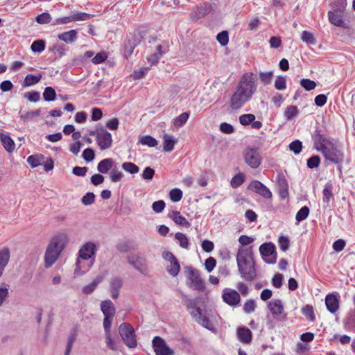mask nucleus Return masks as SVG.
<instances>
[{
    "mask_svg": "<svg viewBox=\"0 0 355 355\" xmlns=\"http://www.w3.org/2000/svg\"><path fill=\"white\" fill-rule=\"evenodd\" d=\"M256 80L252 73H246L241 78L234 93L230 98V107L233 110L241 108L249 101L257 90Z\"/></svg>",
    "mask_w": 355,
    "mask_h": 355,
    "instance_id": "1",
    "label": "nucleus"
},
{
    "mask_svg": "<svg viewBox=\"0 0 355 355\" xmlns=\"http://www.w3.org/2000/svg\"><path fill=\"white\" fill-rule=\"evenodd\" d=\"M236 262L238 270L243 279L249 282L256 279L257 272L252 246L239 248L236 254Z\"/></svg>",
    "mask_w": 355,
    "mask_h": 355,
    "instance_id": "2",
    "label": "nucleus"
},
{
    "mask_svg": "<svg viewBox=\"0 0 355 355\" xmlns=\"http://www.w3.org/2000/svg\"><path fill=\"white\" fill-rule=\"evenodd\" d=\"M64 236H55L51 239L44 254L45 268H50L55 263L64 248Z\"/></svg>",
    "mask_w": 355,
    "mask_h": 355,
    "instance_id": "3",
    "label": "nucleus"
},
{
    "mask_svg": "<svg viewBox=\"0 0 355 355\" xmlns=\"http://www.w3.org/2000/svg\"><path fill=\"white\" fill-rule=\"evenodd\" d=\"M326 161L332 164H343L345 159V153L343 146L337 142H333L327 147L318 149Z\"/></svg>",
    "mask_w": 355,
    "mask_h": 355,
    "instance_id": "4",
    "label": "nucleus"
},
{
    "mask_svg": "<svg viewBox=\"0 0 355 355\" xmlns=\"http://www.w3.org/2000/svg\"><path fill=\"white\" fill-rule=\"evenodd\" d=\"M90 136H95L96 142L101 150L109 149L112 146L111 133L101 124H97L95 130H90Z\"/></svg>",
    "mask_w": 355,
    "mask_h": 355,
    "instance_id": "5",
    "label": "nucleus"
},
{
    "mask_svg": "<svg viewBox=\"0 0 355 355\" xmlns=\"http://www.w3.org/2000/svg\"><path fill=\"white\" fill-rule=\"evenodd\" d=\"M89 242L85 243L80 249L78 257L76 262V268L74 270L73 277L78 278L88 271L89 264Z\"/></svg>",
    "mask_w": 355,
    "mask_h": 355,
    "instance_id": "6",
    "label": "nucleus"
},
{
    "mask_svg": "<svg viewBox=\"0 0 355 355\" xmlns=\"http://www.w3.org/2000/svg\"><path fill=\"white\" fill-rule=\"evenodd\" d=\"M184 270L187 273V286L193 290L203 291L205 288V283L201 278L199 270L192 266H186Z\"/></svg>",
    "mask_w": 355,
    "mask_h": 355,
    "instance_id": "7",
    "label": "nucleus"
},
{
    "mask_svg": "<svg viewBox=\"0 0 355 355\" xmlns=\"http://www.w3.org/2000/svg\"><path fill=\"white\" fill-rule=\"evenodd\" d=\"M119 333L127 347L135 348L137 346L135 329L131 324L122 323L119 327Z\"/></svg>",
    "mask_w": 355,
    "mask_h": 355,
    "instance_id": "8",
    "label": "nucleus"
},
{
    "mask_svg": "<svg viewBox=\"0 0 355 355\" xmlns=\"http://www.w3.org/2000/svg\"><path fill=\"white\" fill-rule=\"evenodd\" d=\"M312 139L313 141V148L317 151L318 149L327 147L334 141V139L331 138L324 130L319 128H316L312 134Z\"/></svg>",
    "mask_w": 355,
    "mask_h": 355,
    "instance_id": "9",
    "label": "nucleus"
},
{
    "mask_svg": "<svg viewBox=\"0 0 355 355\" xmlns=\"http://www.w3.org/2000/svg\"><path fill=\"white\" fill-rule=\"evenodd\" d=\"M261 256L268 264H275L277 261V254L275 245L271 243H264L259 247Z\"/></svg>",
    "mask_w": 355,
    "mask_h": 355,
    "instance_id": "10",
    "label": "nucleus"
},
{
    "mask_svg": "<svg viewBox=\"0 0 355 355\" xmlns=\"http://www.w3.org/2000/svg\"><path fill=\"white\" fill-rule=\"evenodd\" d=\"M245 162L252 168H257L261 162V156L257 148L248 147L243 152Z\"/></svg>",
    "mask_w": 355,
    "mask_h": 355,
    "instance_id": "11",
    "label": "nucleus"
},
{
    "mask_svg": "<svg viewBox=\"0 0 355 355\" xmlns=\"http://www.w3.org/2000/svg\"><path fill=\"white\" fill-rule=\"evenodd\" d=\"M101 309L105 316L103 327L111 328L112 322L116 312L114 304L110 300L103 301L101 304Z\"/></svg>",
    "mask_w": 355,
    "mask_h": 355,
    "instance_id": "12",
    "label": "nucleus"
},
{
    "mask_svg": "<svg viewBox=\"0 0 355 355\" xmlns=\"http://www.w3.org/2000/svg\"><path fill=\"white\" fill-rule=\"evenodd\" d=\"M127 261L135 270L144 275L147 274V260L145 257L139 254H132L127 257Z\"/></svg>",
    "mask_w": 355,
    "mask_h": 355,
    "instance_id": "13",
    "label": "nucleus"
},
{
    "mask_svg": "<svg viewBox=\"0 0 355 355\" xmlns=\"http://www.w3.org/2000/svg\"><path fill=\"white\" fill-rule=\"evenodd\" d=\"M152 345L156 355H173L174 351L166 343L165 340L159 337L155 336L152 341Z\"/></svg>",
    "mask_w": 355,
    "mask_h": 355,
    "instance_id": "14",
    "label": "nucleus"
},
{
    "mask_svg": "<svg viewBox=\"0 0 355 355\" xmlns=\"http://www.w3.org/2000/svg\"><path fill=\"white\" fill-rule=\"evenodd\" d=\"M347 12H337L335 11H329L328 19L329 22L336 26L349 28L348 24H347L344 20V17H347Z\"/></svg>",
    "mask_w": 355,
    "mask_h": 355,
    "instance_id": "15",
    "label": "nucleus"
},
{
    "mask_svg": "<svg viewBox=\"0 0 355 355\" xmlns=\"http://www.w3.org/2000/svg\"><path fill=\"white\" fill-rule=\"evenodd\" d=\"M222 297L226 304L232 306H236L241 302L239 293L234 289L225 288L223 291Z\"/></svg>",
    "mask_w": 355,
    "mask_h": 355,
    "instance_id": "16",
    "label": "nucleus"
},
{
    "mask_svg": "<svg viewBox=\"0 0 355 355\" xmlns=\"http://www.w3.org/2000/svg\"><path fill=\"white\" fill-rule=\"evenodd\" d=\"M248 189L256 192L265 198H271L272 192L263 183L258 180H253L248 186Z\"/></svg>",
    "mask_w": 355,
    "mask_h": 355,
    "instance_id": "17",
    "label": "nucleus"
},
{
    "mask_svg": "<svg viewBox=\"0 0 355 355\" xmlns=\"http://www.w3.org/2000/svg\"><path fill=\"white\" fill-rule=\"evenodd\" d=\"M87 19H89V14L85 12H79L69 16L57 18L53 23V25L66 24L72 21L87 20Z\"/></svg>",
    "mask_w": 355,
    "mask_h": 355,
    "instance_id": "18",
    "label": "nucleus"
},
{
    "mask_svg": "<svg viewBox=\"0 0 355 355\" xmlns=\"http://www.w3.org/2000/svg\"><path fill=\"white\" fill-rule=\"evenodd\" d=\"M141 41L139 34L134 33L128 37V40L124 42V55L126 58L130 56L135 47L139 44Z\"/></svg>",
    "mask_w": 355,
    "mask_h": 355,
    "instance_id": "19",
    "label": "nucleus"
},
{
    "mask_svg": "<svg viewBox=\"0 0 355 355\" xmlns=\"http://www.w3.org/2000/svg\"><path fill=\"white\" fill-rule=\"evenodd\" d=\"M191 317L200 325L204 327L205 328L212 330L214 329V325L209 320V319L202 315V310L200 309H198L195 311H191L190 312Z\"/></svg>",
    "mask_w": 355,
    "mask_h": 355,
    "instance_id": "20",
    "label": "nucleus"
},
{
    "mask_svg": "<svg viewBox=\"0 0 355 355\" xmlns=\"http://www.w3.org/2000/svg\"><path fill=\"white\" fill-rule=\"evenodd\" d=\"M338 295L329 293L325 297V304L327 310L331 313H335L339 309V298Z\"/></svg>",
    "mask_w": 355,
    "mask_h": 355,
    "instance_id": "21",
    "label": "nucleus"
},
{
    "mask_svg": "<svg viewBox=\"0 0 355 355\" xmlns=\"http://www.w3.org/2000/svg\"><path fill=\"white\" fill-rule=\"evenodd\" d=\"M211 10V7L208 3L200 4L193 9L191 12V17L193 19L197 20L200 19L209 13Z\"/></svg>",
    "mask_w": 355,
    "mask_h": 355,
    "instance_id": "22",
    "label": "nucleus"
},
{
    "mask_svg": "<svg viewBox=\"0 0 355 355\" xmlns=\"http://www.w3.org/2000/svg\"><path fill=\"white\" fill-rule=\"evenodd\" d=\"M237 336L239 340L245 344H249L251 343L252 339V334L251 331L245 327H238Z\"/></svg>",
    "mask_w": 355,
    "mask_h": 355,
    "instance_id": "23",
    "label": "nucleus"
},
{
    "mask_svg": "<svg viewBox=\"0 0 355 355\" xmlns=\"http://www.w3.org/2000/svg\"><path fill=\"white\" fill-rule=\"evenodd\" d=\"M105 343L107 347L112 351H117L119 349V340H115L112 337L111 328L104 327Z\"/></svg>",
    "mask_w": 355,
    "mask_h": 355,
    "instance_id": "24",
    "label": "nucleus"
},
{
    "mask_svg": "<svg viewBox=\"0 0 355 355\" xmlns=\"http://www.w3.org/2000/svg\"><path fill=\"white\" fill-rule=\"evenodd\" d=\"M268 308L273 315H281L284 311V306L279 299L270 301L268 304Z\"/></svg>",
    "mask_w": 355,
    "mask_h": 355,
    "instance_id": "25",
    "label": "nucleus"
},
{
    "mask_svg": "<svg viewBox=\"0 0 355 355\" xmlns=\"http://www.w3.org/2000/svg\"><path fill=\"white\" fill-rule=\"evenodd\" d=\"M168 216L177 225L186 227H189L191 226L190 223L185 218V217L182 216L178 211L173 210L170 214H168Z\"/></svg>",
    "mask_w": 355,
    "mask_h": 355,
    "instance_id": "26",
    "label": "nucleus"
},
{
    "mask_svg": "<svg viewBox=\"0 0 355 355\" xmlns=\"http://www.w3.org/2000/svg\"><path fill=\"white\" fill-rule=\"evenodd\" d=\"M10 259V250L8 248H3L0 250V277L3 275L6 266Z\"/></svg>",
    "mask_w": 355,
    "mask_h": 355,
    "instance_id": "27",
    "label": "nucleus"
},
{
    "mask_svg": "<svg viewBox=\"0 0 355 355\" xmlns=\"http://www.w3.org/2000/svg\"><path fill=\"white\" fill-rule=\"evenodd\" d=\"M58 37L61 41L67 44H71L77 40V31L76 30H71L69 31L64 32L59 34Z\"/></svg>",
    "mask_w": 355,
    "mask_h": 355,
    "instance_id": "28",
    "label": "nucleus"
},
{
    "mask_svg": "<svg viewBox=\"0 0 355 355\" xmlns=\"http://www.w3.org/2000/svg\"><path fill=\"white\" fill-rule=\"evenodd\" d=\"M0 139L3 146L8 153H12L15 150V142L9 135L1 133Z\"/></svg>",
    "mask_w": 355,
    "mask_h": 355,
    "instance_id": "29",
    "label": "nucleus"
},
{
    "mask_svg": "<svg viewBox=\"0 0 355 355\" xmlns=\"http://www.w3.org/2000/svg\"><path fill=\"white\" fill-rule=\"evenodd\" d=\"M344 327L346 330L355 333V311L347 314L344 320Z\"/></svg>",
    "mask_w": 355,
    "mask_h": 355,
    "instance_id": "30",
    "label": "nucleus"
},
{
    "mask_svg": "<svg viewBox=\"0 0 355 355\" xmlns=\"http://www.w3.org/2000/svg\"><path fill=\"white\" fill-rule=\"evenodd\" d=\"M331 8V11H335L337 12H346V7L347 6V0H332L329 3Z\"/></svg>",
    "mask_w": 355,
    "mask_h": 355,
    "instance_id": "31",
    "label": "nucleus"
},
{
    "mask_svg": "<svg viewBox=\"0 0 355 355\" xmlns=\"http://www.w3.org/2000/svg\"><path fill=\"white\" fill-rule=\"evenodd\" d=\"M27 162L33 167L35 168L42 165L44 162V156L42 154L32 155L28 157Z\"/></svg>",
    "mask_w": 355,
    "mask_h": 355,
    "instance_id": "32",
    "label": "nucleus"
},
{
    "mask_svg": "<svg viewBox=\"0 0 355 355\" xmlns=\"http://www.w3.org/2000/svg\"><path fill=\"white\" fill-rule=\"evenodd\" d=\"M113 160L106 158L101 160L98 164V171L101 173H107L112 168Z\"/></svg>",
    "mask_w": 355,
    "mask_h": 355,
    "instance_id": "33",
    "label": "nucleus"
},
{
    "mask_svg": "<svg viewBox=\"0 0 355 355\" xmlns=\"http://www.w3.org/2000/svg\"><path fill=\"white\" fill-rule=\"evenodd\" d=\"M164 145H163V150L165 152H171L174 148V145L177 142V140H175L172 136L164 135Z\"/></svg>",
    "mask_w": 355,
    "mask_h": 355,
    "instance_id": "34",
    "label": "nucleus"
},
{
    "mask_svg": "<svg viewBox=\"0 0 355 355\" xmlns=\"http://www.w3.org/2000/svg\"><path fill=\"white\" fill-rule=\"evenodd\" d=\"M299 114V110L295 105L288 106L284 112V118L287 121L292 120L294 117H296Z\"/></svg>",
    "mask_w": 355,
    "mask_h": 355,
    "instance_id": "35",
    "label": "nucleus"
},
{
    "mask_svg": "<svg viewBox=\"0 0 355 355\" xmlns=\"http://www.w3.org/2000/svg\"><path fill=\"white\" fill-rule=\"evenodd\" d=\"M302 313L311 322L315 320L314 309L312 305L306 304L302 308Z\"/></svg>",
    "mask_w": 355,
    "mask_h": 355,
    "instance_id": "36",
    "label": "nucleus"
},
{
    "mask_svg": "<svg viewBox=\"0 0 355 355\" xmlns=\"http://www.w3.org/2000/svg\"><path fill=\"white\" fill-rule=\"evenodd\" d=\"M332 189H333L332 184L327 183L324 186L323 191H322L323 202L324 203H326L327 206H329L330 199L333 196Z\"/></svg>",
    "mask_w": 355,
    "mask_h": 355,
    "instance_id": "37",
    "label": "nucleus"
},
{
    "mask_svg": "<svg viewBox=\"0 0 355 355\" xmlns=\"http://www.w3.org/2000/svg\"><path fill=\"white\" fill-rule=\"evenodd\" d=\"M41 114L40 110L35 111L25 112L20 115V118L24 122H29Z\"/></svg>",
    "mask_w": 355,
    "mask_h": 355,
    "instance_id": "38",
    "label": "nucleus"
},
{
    "mask_svg": "<svg viewBox=\"0 0 355 355\" xmlns=\"http://www.w3.org/2000/svg\"><path fill=\"white\" fill-rule=\"evenodd\" d=\"M170 263H171V264L166 267V271L171 276L176 277L180 270V263H179L178 259L176 260H174V261L170 262Z\"/></svg>",
    "mask_w": 355,
    "mask_h": 355,
    "instance_id": "39",
    "label": "nucleus"
},
{
    "mask_svg": "<svg viewBox=\"0 0 355 355\" xmlns=\"http://www.w3.org/2000/svg\"><path fill=\"white\" fill-rule=\"evenodd\" d=\"M139 140L142 145L148 146V147H155L158 144L157 139L150 135L139 137Z\"/></svg>",
    "mask_w": 355,
    "mask_h": 355,
    "instance_id": "40",
    "label": "nucleus"
},
{
    "mask_svg": "<svg viewBox=\"0 0 355 355\" xmlns=\"http://www.w3.org/2000/svg\"><path fill=\"white\" fill-rule=\"evenodd\" d=\"M9 297V285L6 283H2L0 285V306H1L4 302Z\"/></svg>",
    "mask_w": 355,
    "mask_h": 355,
    "instance_id": "41",
    "label": "nucleus"
},
{
    "mask_svg": "<svg viewBox=\"0 0 355 355\" xmlns=\"http://www.w3.org/2000/svg\"><path fill=\"white\" fill-rule=\"evenodd\" d=\"M41 78V75L35 76L33 74H28L24 78V86L29 87L35 85L40 82Z\"/></svg>",
    "mask_w": 355,
    "mask_h": 355,
    "instance_id": "42",
    "label": "nucleus"
},
{
    "mask_svg": "<svg viewBox=\"0 0 355 355\" xmlns=\"http://www.w3.org/2000/svg\"><path fill=\"white\" fill-rule=\"evenodd\" d=\"M175 239L179 241L180 246L184 249H188L189 242L187 236L181 232H177L175 234Z\"/></svg>",
    "mask_w": 355,
    "mask_h": 355,
    "instance_id": "43",
    "label": "nucleus"
},
{
    "mask_svg": "<svg viewBox=\"0 0 355 355\" xmlns=\"http://www.w3.org/2000/svg\"><path fill=\"white\" fill-rule=\"evenodd\" d=\"M301 39L304 42L308 44L315 45L316 44V39L313 34L308 31H304L302 32Z\"/></svg>",
    "mask_w": 355,
    "mask_h": 355,
    "instance_id": "44",
    "label": "nucleus"
},
{
    "mask_svg": "<svg viewBox=\"0 0 355 355\" xmlns=\"http://www.w3.org/2000/svg\"><path fill=\"white\" fill-rule=\"evenodd\" d=\"M310 209L307 206L302 207L296 214L295 220L300 223L305 220L309 214Z\"/></svg>",
    "mask_w": 355,
    "mask_h": 355,
    "instance_id": "45",
    "label": "nucleus"
},
{
    "mask_svg": "<svg viewBox=\"0 0 355 355\" xmlns=\"http://www.w3.org/2000/svg\"><path fill=\"white\" fill-rule=\"evenodd\" d=\"M245 181V176L243 173H239L235 175L231 180L230 184L232 188H237L240 187Z\"/></svg>",
    "mask_w": 355,
    "mask_h": 355,
    "instance_id": "46",
    "label": "nucleus"
},
{
    "mask_svg": "<svg viewBox=\"0 0 355 355\" xmlns=\"http://www.w3.org/2000/svg\"><path fill=\"white\" fill-rule=\"evenodd\" d=\"M55 91L51 87H46L43 92V97L46 101H53L55 98Z\"/></svg>",
    "mask_w": 355,
    "mask_h": 355,
    "instance_id": "47",
    "label": "nucleus"
},
{
    "mask_svg": "<svg viewBox=\"0 0 355 355\" xmlns=\"http://www.w3.org/2000/svg\"><path fill=\"white\" fill-rule=\"evenodd\" d=\"M300 85L306 91H311L316 87L317 84L312 80L302 78L300 80Z\"/></svg>",
    "mask_w": 355,
    "mask_h": 355,
    "instance_id": "48",
    "label": "nucleus"
},
{
    "mask_svg": "<svg viewBox=\"0 0 355 355\" xmlns=\"http://www.w3.org/2000/svg\"><path fill=\"white\" fill-rule=\"evenodd\" d=\"M321 162L320 157L318 155H312L310 158L307 159V167L313 169L315 168H318Z\"/></svg>",
    "mask_w": 355,
    "mask_h": 355,
    "instance_id": "49",
    "label": "nucleus"
},
{
    "mask_svg": "<svg viewBox=\"0 0 355 355\" xmlns=\"http://www.w3.org/2000/svg\"><path fill=\"white\" fill-rule=\"evenodd\" d=\"M239 123L243 125H248L255 120V116L253 114H242L239 118Z\"/></svg>",
    "mask_w": 355,
    "mask_h": 355,
    "instance_id": "50",
    "label": "nucleus"
},
{
    "mask_svg": "<svg viewBox=\"0 0 355 355\" xmlns=\"http://www.w3.org/2000/svg\"><path fill=\"white\" fill-rule=\"evenodd\" d=\"M122 168L130 174H135L139 172V168L132 162H124L122 164Z\"/></svg>",
    "mask_w": 355,
    "mask_h": 355,
    "instance_id": "51",
    "label": "nucleus"
},
{
    "mask_svg": "<svg viewBox=\"0 0 355 355\" xmlns=\"http://www.w3.org/2000/svg\"><path fill=\"white\" fill-rule=\"evenodd\" d=\"M189 116V112H183L176 117L174 120V125L175 127H182L188 120Z\"/></svg>",
    "mask_w": 355,
    "mask_h": 355,
    "instance_id": "52",
    "label": "nucleus"
},
{
    "mask_svg": "<svg viewBox=\"0 0 355 355\" xmlns=\"http://www.w3.org/2000/svg\"><path fill=\"white\" fill-rule=\"evenodd\" d=\"M182 191L178 188L173 189L169 193L170 199L174 202L180 201L182 198Z\"/></svg>",
    "mask_w": 355,
    "mask_h": 355,
    "instance_id": "53",
    "label": "nucleus"
},
{
    "mask_svg": "<svg viewBox=\"0 0 355 355\" xmlns=\"http://www.w3.org/2000/svg\"><path fill=\"white\" fill-rule=\"evenodd\" d=\"M45 49V42L42 40L34 41L31 44V50L33 52L41 53Z\"/></svg>",
    "mask_w": 355,
    "mask_h": 355,
    "instance_id": "54",
    "label": "nucleus"
},
{
    "mask_svg": "<svg viewBox=\"0 0 355 355\" xmlns=\"http://www.w3.org/2000/svg\"><path fill=\"white\" fill-rule=\"evenodd\" d=\"M289 149L295 155L300 154L302 149V142L298 139L292 141L289 144Z\"/></svg>",
    "mask_w": 355,
    "mask_h": 355,
    "instance_id": "55",
    "label": "nucleus"
},
{
    "mask_svg": "<svg viewBox=\"0 0 355 355\" xmlns=\"http://www.w3.org/2000/svg\"><path fill=\"white\" fill-rule=\"evenodd\" d=\"M278 244L280 249L282 251L286 252L290 247L289 239L287 236L282 235L278 239Z\"/></svg>",
    "mask_w": 355,
    "mask_h": 355,
    "instance_id": "56",
    "label": "nucleus"
},
{
    "mask_svg": "<svg viewBox=\"0 0 355 355\" xmlns=\"http://www.w3.org/2000/svg\"><path fill=\"white\" fill-rule=\"evenodd\" d=\"M216 39L222 46H226L229 42V35L227 31H223L218 33Z\"/></svg>",
    "mask_w": 355,
    "mask_h": 355,
    "instance_id": "57",
    "label": "nucleus"
},
{
    "mask_svg": "<svg viewBox=\"0 0 355 355\" xmlns=\"http://www.w3.org/2000/svg\"><path fill=\"white\" fill-rule=\"evenodd\" d=\"M275 87L278 90H284L286 87V80L282 76H277L275 81Z\"/></svg>",
    "mask_w": 355,
    "mask_h": 355,
    "instance_id": "58",
    "label": "nucleus"
},
{
    "mask_svg": "<svg viewBox=\"0 0 355 355\" xmlns=\"http://www.w3.org/2000/svg\"><path fill=\"white\" fill-rule=\"evenodd\" d=\"M110 177L111 178L112 182H118L121 180L123 178V173L121 171H119L117 168H111Z\"/></svg>",
    "mask_w": 355,
    "mask_h": 355,
    "instance_id": "59",
    "label": "nucleus"
},
{
    "mask_svg": "<svg viewBox=\"0 0 355 355\" xmlns=\"http://www.w3.org/2000/svg\"><path fill=\"white\" fill-rule=\"evenodd\" d=\"M272 76V71L259 73V78L264 85H268L271 83Z\"/></svg>",
    "mask_w": 355,
    "mask_h": 355,
    "instance_id": "60",
    "label": "nucleus"
},
{
    "mask_svg": "<svg viewBox=\"0 0 355 355\" xmlns=\"http://www.w3.org/2000/svg\"><path fill=\"white\" fill-rule=\"evenodd\" d=\"M51 20V16L49 12H42L36 17V21L40 24H48Z\"/></svg>",
    "mask_w": 355,
    "mask_h": 355,
    "instance_id": "61",
    "label": "nucleus"
},
{
    "mask_svg": "<svg viewBox=\"0 0 355 355\" xmlns=\"http://www.w3.org/2000/svg\"><path fill=\"white\" fill-rule=\"evenodd\" d=\"M24 97L29 101L36 103L40 99V94L39 92H30L24 94Z\"/></svg>",
    "mask_w": 355,
    "mask_h": 355,
    "instance_id": "62",
    "label": "nucleus"
},
{
    "mask_svg": "<svg viewBox=\"0 0 355 355\" xmlns=\"http://www.w3.org/2000/svg\"><path fill=\"white\" fill-rule=\"evenodd\" d=\"M256 303L254 300H248L243 305V311L246 313H250L254 311Z\"/></svg>",
    "mask_w": 355,
    "mask_h": 355,
    "instance_id": "63",
    "label": "nucleus"
},
{
    "mask_svg": "<svg viewBox=\"0 0 355 355\" xmlns=\"http://www.w3.org/2000/svg\"><path fill=\"white\" fill-rule=\"evenodd\" d=\"M166 206L165 202L162 200L155 201L152 205V209L155 213H161L163 211Z\"/></svg>",
    "mask_w": 355,
    "mask_h": 355,
    "instance_id": "64",
    "label": "nucleus"
}]
</instances>
